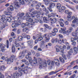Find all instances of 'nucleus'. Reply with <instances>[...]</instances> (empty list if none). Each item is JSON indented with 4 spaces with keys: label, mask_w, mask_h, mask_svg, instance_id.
<instances>
[{
    "label": "nucleus",
    "mask_w": 78,
    "mask_h": 78,
    "mask_svg": "<svg viewBox=\"0 0 78 78\" xmlns=\"http://www.w3.org/2000/svg\"><path fill=\"white\" fill-rule=\"evenodd\" d=\"M17 16H19L20 17H18L16 16L15 17H13V19H14L15 21H14V23L12 24V27L13 28H16V27H19V25L21 24V21L22 20V17L24 16V13H22L21 14L20 12H19L18 13Z\"/></svg>",
    "instance_id": "1"
},
{
    "label": "nucleus",
    "mask_w": 78,
    "mask_h": 78,
    "mask_svg": "<svg viewBox=\"0 0 78 78\" xmlns=\"http://www.w3.org/2000/svg\"><path fill=\"white\" fill-rule=\"evenodd\" d=\"M31 52H29L28 53V54L26 55V59H28L29 62L30 64H37V60L36 59H35L33 61L31 57L29 56H31Z\"/></svg>",
    "instance_id": "2"
},
{
    "label": "nucleus",
    "mask_w": 78,
    "mask_h": 78,
    "mask_svg": "<svg viewBox=\"0 0 78 78\" xmlns=\"http://www.w3.org/2000/svg\"><path fill=\"white\" fill-rule=\"evenodd\" d=\"M16 58V56H14L13 55H12L10 59L8 58H5V56H3L2 57L1 59L2 60H5V59L6 61L7 62V64H10L11 62H13V59H15Z\"/></svg>",
    "instance_id": "3"
},
{
    "label": "nucleus",
    "mask_w": 78,
    "mask_h": 78,
    "mask_svg": "<svg viewBox=\"0 0 78 78\" xmlns=\"http://www.w3.org/2000/svg\"><path fill=\"white\" fill-rule=\"evenodd\" d=\"M38 62L40 63V66L39 68L41 69H42L43 67H47V63H46V61H44V62H42V59L40 58H39L38 59Z\"/></svg>",
    "instance_id": "4"
},
{
    "label": "nucleus",
    "mask_w": 78,
    "mask_h": 78,
    "mask_svg": "<svg viewBox=\"0 0 78 78\" xmlns=\"http://www.w3.org/2000/svg\"><path fill=\"white\" fill-rule=\"evenodd\" d=\"M22 73L16 72V73H14L13 74L11 75V77L12 78H17L18 76H22Z\"/></svg>",
    "instance_id": "5"
},
{
    "label": "nucleus",
    "mask_w": 78,
    "mask_h": 78,
    "mask_svg": "<svg viewBox=\"0 0 78 78\" xmlns=\"http://www.w3.org/2000/svg\"><path fill=\"white\" fill-rule=\"evenodd\" d=\"M0 22L6 23L7 22V20H6V16L2 15V16L0 15Z\"/></svg>",
    "instance_id": "6"
},
{
    "label": "nucleus",
    "mask_w": 78,
    "mask_h": 78,
    "mask_svg": "<svg viewBox=\"0 0 78 78\" xmlns=\"http://www.w3.org/2000/svg\"><path fill=\"white\" fill-rule=\"evenodd\" d=\"M50 35L48 34H45L43 36V37H45V42H48L49 41H50Z\"/></svg>",
    "instance_id": "7"
},
{
    "label": "nucleus",
    "mask_w": 78,
    "mask_h": 78,
    "mask_svg": "<svg viewBox=\"0 0 78 78\" xmlns=\"http://www.w3.org/2000/svg\"><path fill=\"white\" fill-rule=\"evenodd\" d=\"M55 6V3H51L49 4V7H48V9L50 12H52L53 10H51V8H53Z\"/></svg>",
    "instance_id": "8"
},
{
    "label": "nucleus",
    "mask_w": 78,
    "mask_h": 78,
    "mask_svg": "<svg viewBox=\"0 0 78 78\" xmlns=\"http://www.w3.org/2000/svg\"><path fill=\"white\" fill-rule=\"evenodd\" d=\"M14 8L15 9H16V8H14L12 5H11L10 7V8H8L7 9V10L9 12H8V15H11V12L12 11L14 10Z\"/></svg>",
    "instance_id": "9"
},
{
    "label": "nucleus",
    "mask_w": 78,
    "mask_h": 78,
    "mask_svg": "<svg viewBox=\"0 0 78 78\" xmlns=\"http://www.w3.org/2000/svg\"><path fill=\"white\" fill-rule=\"evenodd\" d=\"M45 42L44 41H42L41 42V44L40 45V47H41V48H47L48 47H47L48 45H45Z\"/></svg>",
    "instance_id": "10"
},
{
    "label": "nucleus",
    "mask_w": 78,
    "mask_h": 78,
    "mask_svg": "<svg viewBox=\"0 0 78 78\" xmlns=\"http://www.w3.org/2000/svg\"><path fill=\"white\" fill-rule=\"evenodd\" d=\"M59 32L60 33H62L65 36H68L70 34V33H71V32L69 31V30H67L64 32H61V31H59Z\"/></svg>",
    "instance_id": "11"
},
{
    "label": "nucleus",
    "mask_w": 78,
    "mask_h": 78,
    "mask_svg": "<svg viewBox=\"0 0 78 78\" xmlns=\"http://www.w3.org/2000/svg\"><path fill=\"white\" fill-rule=\"evenodd\" d=\"M44 1L45 2V5L47 6L49 5V3L51 1L54 2H58V0H44Z\"/></svg>",
    "instance_id": "12"
},
{
    "label": "nucleus",
    "mask_w": 78,
    "mask_h": 78,
    "mask_svg": "<svg viewBox=\"0 0 78 78\" xmlns=\"http://www.w3.org/2000/svg\"><path fill=\"white\" fill-rule=\"evenodd\" d=\"M30 16H31V17L33 18L35 16L33 15V13H32L31 14L30 12H27L26 13V16L27 17L28 19H30Z\"/></svg>",
    "instance_id": "13"
},
{
    "label": "nucleus",
    "mask_w": 78,
    "mask_h": 78,
    "mask_svg": "<svg viewBox=\"0 0 78 78\" xmlns=\"http://www.w3.org/2000/svg\"><path fill=\"white\" fill-rule=\"evenodd\" d=\"M50 21H51V24H54V23H55L56 21H57V20H56V18H51L50 19Z\"/></svg>",
    "instance_id": "14"
},
{
    "label": "nucleus",
    "mask_w": 78,
    "mask_h": 78,
    "mask_svg": "<svg viewBox=\"0 0 78 78\" xmlns=\"http://www.w3.org/2000/svg\"><path fill=\"white\" fill-rule=\"evenodd\" d=\"M22 19L23 20H25L26 19L27 21H28L29 22H33V20L31 18H28V17H27L26 16H24L23 18H22Z\"/></svg>",
    "instance_id": "15"
},
{
    "label": "nucleus",
    "mask_w": 78,
    "mask_h": 78,
    "mask_svg": "<svg viewBox=\"0 0 78 78\" xmlns=\"http://www.w3.org/2000/svg\"><path fill=\"white\" fill-rule=\"evenodd\" d=\"M25 56V52H20L19 54V59H22Z\"/></svg>",
    "instance_id": "16"
},
{
    "label": "nucleus",
    "mask_w": 78,
    "mask_h": 78,
    "mask_svg": "<svg viewBox=\"0 0 78 78\" xmlns=\"http://www.w3.org/2000/svg\"><path fill=\"white\" fill-rule=\"evenodd\" d=\"M23 38H27V40H30L31 37L30 35H27L26 34H23Z\"/></svg>",
    "instance_id": "17"
},
{
    "label": "nucleus",
    "mask_w": 78,
    "mask_h": 78,
    "mask_svg": "<svg viewBox=\"0 0 78 78\" xmlns=\"http://www.w3.org/2000/svg\"><path fill=\"white\" fill-rule=\"evenodd\" d=\"M73 49H71L70 51L68 52V55H67V57L70 58L71 55H72V53H73Z\"/></svg>",
    "instance_id": "18"
},
{
    "label": "nucleus",
    "mask_w": 78,
    "mask_h": 78,
    "mask_svg": "<svg viewBox=\"0 0 78 78\" xmlns=\"http://www.w3.org/2000/svg\"><path fill=\"white\" fill-rule=\"evenodd\" d=\"M56 51L57 52H59V51H61V53L64 54V49L62 48L60 49V50L58 48H56Z\"/></svg>",
    "instance_id": "19"
},
{
    "label": "nucleus",
    "mask_w": 78,
    "mask_h": 78,
    "mask_svg": "<svg viewBox=\"0 0 78 78\" xmlns=\"http://www.w3.org/2000/svg\"><path fill=\"white\" fill-rule=\"evenodd\" d=\"M66 42H67V40L66 39H63L62 41L60 40L58 41V43L59 44H62V43L65 44Z\"/></svg>",
    "instance_id": "20"
},
{
    "label": "nucleus",
    "mask_w": 78,
    "mask_h": 78,
    "mask_svg": "<svg viewBox=\"0 0 78 78\" xmlns=\"http://www.w3.org/2000/svg\"><path fill=\"white\" fill-rule=\"evenodd\" d=\"M28 46H32L33 44V40H30L27 42Z\"/></svg>",
    "instance_id": "21"
},
{
    "label": "nucleus",
    "mask_w": 78,
    "mask_h": 78,
    "mask_svg": "<svg viewBox=\"0 0 78 78\" xmlns=\"http://www.w3.org/2000/svg\"><path fill=\"white\" fill-rule=\"evenodd\" d=\"M74 53L75 54H77L78 52V48L76 47H74L73 48Z\"/></svg>",
    "instance_id": "22"
},
{
    "label": "nucleus",
    "mask_w": 78,
    "mask_h": 78,
    "mask_svg": "<svg viewBox=\"0 0 78 78\" xmlns=\"http://www.w3.org/2000/svg\"><path fill=\"white\" fill-rule=\"evenodd\" d=\"M20 71H22V72H24V73H27V70H25L24 69L21 68L20 67H19L18 68Z\"/></svg>",
    "instance_id": "23"
},
{
    "label": "nucleus",
    "mask_w": 78,
    "mask_h": 78,
    "mask_svg": "<svg viewBox=\"0 0 78 78\" xmlns=\"http://www.w3.org/2000/svg\"><path fill=\"white\" fill-rule=\"evenodd\" d=\"M33 24H30L29 23L27 22L26 23V25L27 27L28 28H31L33 27Z\"/></svg>",
    "instance_id": "24"
},
{
    "label": "nucleus",
    "mask_w": 78,
    "mask_h": 78,
    "mask_svg": "<svg viewBox=\"0 0 78 78\" xmlns=\"http://www.w3.org/2000/svg\"><path fill=\"white\" fill-rule=\"evenodd\" d=\"M12 53H15L16 52V48L14 45L12 44Z\"/></svg>",
    "instance_id": "25"
},
{
    "label": "nucleus",
    "mask_w": 78,
    "mask_h": 78,
    "mask_svg": "<svg viewBox=\"0 0 78 78\" xmlns=\"http://www.w3.org/2000/svg\"><path fill=\"white\" fill-rule=\"evenodd\" d=\"M14 7L16 8L17 7V8H19V3L18 2H16L15 3L14 5Z\"/></svg>",
    "instance_id": "26"
},
{
    "label": "nucleus",
    "mask_w": 78,
    "mask_h": 78,
    "mask_svg": "<svg viewBox=\"0 0 78 78\" xmlns=\"http://www.w3.org/2000/svg\"><path fill=\"white\" fill-rule=\"evenodd\" d=\"M78 18H76L75 19L73 20L72 21L73 23H77V24H78Z\"/></svg>",
    "instance_id": "27"
},
{
    "label": "nucleus",
    "mask_w": 78,
    "mask_h": 78,
    "mask_svg": "<svg viewBox=\"0 0 78 78\" xmlns=\"http://www.w3.org/2000/svg\"><path fill=\"white\" fill-rule=\"evenodd\" d=\"M54 62L55 63V64L56 66H59V62L58 59L54 60Z\"/></svg>",
    "instance_id": "28"
},
{
    "label": "nucleus",
    "mask_w": 78,
    "mask_h": 78,
    "mask_svg": "<svg viewBox=\"0 0 78 78\" xmlns=\"http://www.w3.org/2000/svg\"><path fill=\"white\" fill-rule=\"evenodd\" d=\"M66 45L67 46V49L69 50L70 48V44L69 43L67 42H66L65 43Z\"/></svg>",
    "instance_id": "29"
},
{
    "label": "nucleus",
    "mask_w": 78,
    "mask_h": 78,
    "mask_svg": "<svg viewBox=\"0 0 78 78\" xmlns=\"http://www.w3.org/2000/svg\"><path fill=\"white\" fill-rule=\"evenodd\" d=\"M58 72V71H56L55 72V71H52L50 72L49 74V75H53L54 74H56V73H57Z\"/></svg>",
    "instance_id": "30"
},
{
    "label": "nucleus",
    "mask_w": 78,
    "mask_h": 78,
    "mask_svg": "<svg viewBox=\"0 0 78 78\" xmlns=\"http://www.w3.org/2000/svg\"><path fill=\"white\" fill-rule=\"evenodd\" d=\"M32 13H33V16H34L35 14H41L40 12L39 11H34Z\"/></svg>",
    "instance_id": "31"
},
{
    "label": "nucleus",
    "mask_w": 78,
    "mask_h": 78,
    "mask_svg": "<svg viewBox=\"0 0 78 78\" xmlns=\"http://www.w3.org/2000/svg\"><path fill=\"white\" fill-rule=\"evenodd\" d=\"M22 62H25L26 65H29V63H28V62L26 60L24 59L22 60Z\"/></svg>",
    "instance_id": "32"
},
{
    "label": "nucleus",
    "mask_w": 78,
    "mask_h": 78,
    "mask_svg": "<svg viewBox=\"0 0 78 78\" xmlns=\"http://www.w3.org/2000/svg\"><path fill=\"white\" fill-rule=\"evenodd\" d=\"M38 41H42L43 39V37L41 36V35L40 36H39V37H38Z\"/></svg>",
    "instance_id": "33"
},
{
    "label": "nucleus",
    "mask_w": 78,
    "mask_h": 78,
    "mask_svg": "<svg viewBox=\"0 0 78 78\" xmlns=\"http://www.w3.org/2000/svg\"><path fill=\"white\" fill-rule=\"evenodd\" d=\"M59 60L60 61V62H62V63H64V62H65V61H64V59L62 58V57H59Z\"/></svg>",
    "instance_id": "34"
},
{
    "label": "nucleus",
    "mask_w": 78,
    "mask_h": 78,
    "mask_svg": "<svg viewBox=\"0 0 78 78\" xmlns=\"http://www.w3.org/2000/svg\"><path fill=\"white\" fill-rule=\"evenodd\" d=\"M48 35H50V37H51V35L53 36H56V33L52 32V33H50L48 34Z\"/></svg>",
    "instance_id": "35"
},
{
    "label": "nucleus",
    "mask_w": 78,
    "mask_h": 78,
    "mask_svg": "<svg viewBox=\"0 0 78 78\" xmlns=\"http://www.w3.org/2000/svg\"><path fill=\"white\" fill-rule=\"evenodd\" d=\"M23 38V37L21 36H19L18 38V39L19 41H22Z\"/></svg>",
    "instance_id": "36"
},
{
    "label": "nucleus",
    "mask_w": 78,
    "mask_h": 78,
    "mask_svg": "<svg viewBox=\"0 0 78 78\" xmlns=\"http://www.w3.org/2000/svg\"><path fill=\"white\" fill-rule=\"evenodd\" d=\"M61 30L59 31H61L62 32H64L66 30V27H64V28H61Z\"/></svg>",
    "instance_id": "37"
},
{
    "label": "nucleus",
    "mask_w": 78,
    "mask_h": 78,
    "mask_svg": "<svg viewBox=\"0 0 78 78\" xmlns=\"http://www.w3.org/2000/svg\"><path fill=\"white\" fill-rule=\"evenodd\" d=\"M75 16H73L71 18V19H68V21H69V22H71L72 21V20H73L74 19H75Z\"/></svg>",
    "instance_id": "38"
},
{
    "label": "nucleus",
    "mask_w": 78,
    "mask_h": 78,
    "mask_svg": "<svg viewBox=\"0 0 78 78\" xmlns=\"http://www.w3.org/2000/svg\"><path fill=\"white\" fill-rule=\"evenodd\" d=\"M25 27H27V23H22L21 24V27L22 28H24Z\"/></svg>",
    "instance_id": "39"
},
{
    "label": "nucleus",
    "mask_w": 78,
    "mask_h": 78,
    "mask_svg": "<svg viewBox=\"0 0 78 78\" xmlns=\"http://www.w3.org/2000/svg\"><path fill=\"white\" fill-rule=\"evenodd\" d=\"M5 25L3 23H2L1 27H0V29H1V30H3V28H5Z\"/></svg>",
    "instance_id": "40"
},
{
    "label": "nucleus",
    "mask_w": 78,
    "mask_h": 78,
    "mask_svg": "<svg viewBox=\"0 0 78 78\" xmlns=\"http://www.w3.org/2000/svg\"><path fill=\"white\" fill-rule=\"evenodd\" d=\"M27 30H28V28L26 27L25 28H24L23 29V32L24 33H25L27 31Z\"/></svg>",
    "instance_id": "41"
},
{
    "label": "nucleus",
    "mask_w": 78,
    "mask_h": 78,
    "mask_svg": "<svg viewBox=\"0 0 78 78\" xmlns=\"http://www.w3.org/2000/svg\"><path fill=\"white\" fill-rule=\"evenodd\" d=\"M48 14H49V12L48 11L47 12L45 13V15L46 16H48V17H50L51 16V15H49Z\"/></svg>",
    "instance_id": "42"
},
{
    "label": "nucleus",
    "mask_w": 78,
    "mask_h": 78,
    "mask_svg": "<svg viewBox=\"0 0 78 78\" xmlns=\"http://www.w3.org/2000/svg\"><path fill=\"white\" fill-rule=\"evenodd\" d=\"M6 47V45H4L3 44H0V48H3V47Z\"/></svg>",
    "instance_id": "43"
},
{
    "label": "nucleus",
    "mask_w": 78,
    "mask_h": 78,
    "mask_svg": "<svg viewBox=\"0 0 78 78\" xmlns=\"http://www.w3.org/2000/svg\"><path fill=\"white\" fill-rule=\"evenodd\" d=\"M7 20L9 22H10L11 21V18L10 17H7Z\"/></svg>",
    "instance_id": "44"
},
{
    "label": "nucleus",
    "mask_w": 78,
    "mask_h": 78,
    "mask_svg": "<svg viewBox=\"0 0 78 78\" xmlns=\"http://www.w3.org/2000/svg\"><path fill=\"white\" fill-rule=\"evenodd\" d=\"M5 47H3V48H1V50L3 53H4L5 50Z\"/></svg>",
    "instance_id": "45"
},
{
    "label": "nucleus",
    "mask_w": 78,
    "mask_h": 78,
    "mask_svg": "<svg viewBox=\"0 0 78 78\" xmlns=\"http://www.w3.org/2000/svg\"><path fill=\"white\" fill-rule=\"evenodd\" d=\"M61 4H60V3H58V4H57V8H58V9H59V8H61Z\"/></svg>",
    "instance_id": "46"
},
{
    "label": "nucleus",
    "mask_w": 78,
    "mask_h": 78,
    "mask_svg": "<svg viewBox=\"0 0 78 78\" xmlns=\"http://www.w3.org/2000/svg\"><path fill=\"white\" fill-rule=\"evenodd\" d=\"M43 20H44V22H46V23H47V21H48V20H47V18H46V17H44Z\"/></svg>",
    "instance_id": "47"
},
{
    "label": "nucleus",
    "mask_w": 78,
    "mask_h": 78,
    "mask_svg": "<svg viewBox=\"0 0 78 78\" xmlns=\"http://www.w3.org/2000/svg\"><path fill=\"white\" fill-rule=\"evenodd\" d=\"M72 35L73 36H78L77 34L75 32H74L72 33Z\"/></svg>",
    "instance_id": "48"
},
{
    "label": "nucleus",
    "mask_w": 78,
    "mask_h": 78,
    "mask_svg": "<svg viewBox=\"0 0 78 78\" xmlns=\"http://www.w3.org/2000/svg\"><path fill=\"white\" fill-rule=\"evenodd\" d=\"M19 2H20V3L22 4V5H24V1L23 0H19Z\"/></svg>",
    "instance_id": "49"
},
{
    "label": "nucleus",
    "mask_w": 78,
    "mask_h": 78,
    "mask_svg": "<svg viewBox=\"0 0 78 78\" xmlns=\"http://www.w3.org/2000/svg\"><path fill=\"white\" fill-rule=\"evenodd\" d=\"M1 69L2 70H5V69H6V67H5L4 66H1Z\"/></svg>",
    "instance_id": "50"
},
{
    "label": "nucleus",
    "mask_w": 78,
    "mask_h": 78,
    "mask_svg": "<svg viewBox=\"0 0 78 78\" xmlns=\"http://www.w3.org/2000/svg\"><path fill=\"white\" fill-rule=\"evenodd\" d=\"M44 27L46 28H49V26H48V25H47L46 24H44L43 25Z\"/></svg>",
    "instance_id": "51"
},
{
    "label": "nucleus",
    "mask_w": 78,
    "mask_h": 78,
    "mask_svg": "<svg viewBox=\"0 0 78 78\" xmlns=\"http://www.w3.org/2000/svg\"><path fill=\"white\" fill-rule=\"evenodd\" d=\"M51 16L52 17H55L56 16V14H54L53 13H51Z\"/></svg>",
    "instance_id": "52"
},
{
    "label": "nucleus",
    "mask_w": 78,
    "mask_h": 78,
    "mask_svg": "<svg viewBox=\"0 0 78 78\" xmlns=\"http://www.w3.org/2000/svg\"><path fill=\"white\" fill-rule=\"evenodd\" d=\"M55 40L53 38L51 40V43L52 44H55Z\"/></svg>",
    "instance_id": "53"
},
{
    "label": "nucleus",
    "mask_w": 78,
    "mask_h": 78,
    "mask_svg": "<svg viewBox=\"0 0 78 78\" xmlns=\"http://www.w3.org/2000/svg\"><path fill=\"white\" fill-rule=\"evenodd\" d=\"M7 48H9V41H7Z\"/></svg>",
    "instance_id": "54"
},
{
    "label": "nucleus",
    "mask_w": 78,
    "mask_h": 78,
    "mask_svg": "<svg viewBox=\"0 0 78 78\" xmlns=\"http://www.w3.org/2000/svg\"><path fill=\"white\" fill-rule=\"evenodd\" d=\"M72 45L73 46H75L76 45V42L73 41L72 42Z\"/></svg>",
    "instance_id": "55"
},
{
    "label": "nucleus",
    "mask_w": 78,
    "mask_h": 78,
    "mask_svg": "<svg viewBox=\"0 0 78 78\" xmlns=\"http://www.w3.org/2000/svg\"><path fill=\"white\" fill-rule=\"evenodd\" d=\"M64 23L66 25H68L69 22H68L67 21H66Z\"/></svg>",
    "instance_id": "56"
},
{
    "label": "nucleus",
    "mask_w": 78,
    "mask_h": 78,
    "mask_svg": "<svg viewBox=\"0 0 78 78\" xmlns=\"http://www.w3.org/2000/svg\"><path fill=\"white\" fill-rule=\"evenodd\" d=\"M15 45L16 47H18L19 46L20 44H19L18 43H16L15 44Z\"/></svg>",
    "instance_id": "57"
},
{
    "label": "nucleus",
    "mask_w": 78,
    "mask_h": 78,
    "mask_svg": "<svg viewBox=\"0 0 78 78\" xmlns=\"http://www.w3.org/2000/svg\"><path fill=\"white\" fill-rule=\"evenodd\" d=\"M74 39L75 41H76V40H77V39H78V36H75L74 38Z\"/></svg>",
    "instance_id": "58"
},
{
    "label": "nucleus",
    "mask_w": 78,
    "mask_h": 78,
    "mask_svg": "<svg viewBox=\"0 0 78 78\" xmlns=\"http://www.w3.org/2000/svg\"><path fill=\"white\" fill-rule=\"evenodd\" d=\"M53 31L55 33H57L58 31V29L56 28L54 29Z\"/></svg>",
    "instance_id": "59"
},
{
    "label": "nucleus",
    "mask_w": 78,
    "mask_h": 78,
    "mask_svg": "<svg viewBox=\"0 0 78 78\" xmlns=\"http://www.w3.org/2000/svg\"><path fill=\"white\" fill-rule=\"evenodd\" d=\"M0 78H4L3 75L2 74V73H0Z\"/></svg>",
    "instance_id": "60"
},
{
    "label": "nucleus",
    "mask_w": 78,
    "mask_h": 78,
    "mask_svg": "<svg viewBox=\"0 0 78 78\" xmlns=\"http://www.w3.org/2000/svg\"><path fill=\"white\" fill-rule=\"evenodd\" d=\"M60 24L61 27H64V24L63 23H62V22H60Z\"/></svg>",
    "instance_id": "61"
},
{
    "label": "nucleus",
    "mask_w": 78,
    "mask_h": 78,
    "mask_svg": "<svg viewBox=\"0 0 78 78\" xmlns=\"http://www.w3.org/2000/svg\"><path fill=\"white\" fill-rule=\"evenodd\" d=\"M41 3H38V4L37 5H36V7H40L41 6Z\"/></svg>",
    "instance_id": "62"
},
{
    "label": "nucleus",
    "mask_w": 78,
    "mask_h": 78,
    "mask_svg": "<svg viewBox=\"0 0 78 78\" xmlns=\"http://www.w3.org/2000/svg\"><path fill=\"white\" fill-rule=\"evenodd\" d=\"M62 57H63V58H64V59H65L66 60V59H67V58H66V55H62Z\"/></svg>",
    "instance_id": "63"
},
{
    "label": "nucleus",
    "mask_w": 78,
    "mask_h": 78,
    "mask_svg": "<svg viewBox=\"0 0 78 78\" xmlns=\"http://www.w3.org/2000/svg\"><path fill=\"white\" fill-rule=\"evenodd\" d=\"M70 40L71 41V42H73L74 41H75V40L74 39V38H73V37L71 38Z\"/></svg>",
    "instance_id": "64"
}]
</instances>
